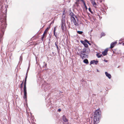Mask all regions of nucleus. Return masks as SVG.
<instances>
[{
    "instance_id": "nucleus-20",
    "label": "nucleus",
    "mask_w": 124,
    "mask_h": 124,
    "mask_svg": "<svg viewBox=\"0 0 124 124\" xmlns=\"http://www.w3.org/2000/svg\"><path fill=\"white\" fill-rule=\"evenodd\" d=\"M105 35V34L103 32H102L101 33V37L102 36H104Z\"/></svg>"
},
{
    "instance_id": "nucleus-36",
    "label": "nucleus",
    "mask_w": 124,
    "mask_h": 124,
    "mask_svg": "<svg viewBox=\"0 0 124 124\" xmlns=\"http://www.w3.org/2000/svg\"><path fill=\"white\" fill-rule=\"evenodd\" d=\"M58 111H59L60 112L61 111V109H60L59 108L58 109Z\"/></svg>"
},
{
    "instance_id": "nucleus-18",
    "label": "nucleus",
    "mask_w": 124,
    "mask_h": 124,
    "mask_svg": "<svg viewBox=\"0 0 124 124\" xmlns=\"http://www.w3.org/2000/svg\"><path fill=\"white\" fill-rule=\"evenodd\" d=\"M85 42H86L87 43L90 45H91V44L89 42L87 39H86L85 40Z\"/></svg>"
},
{
    "instance_id": "nucleus-31",
    "label": "nucleus",
    "mask_w": 124,
    "mask_h": 124,
    "mask_svg": "<svg viewBox=\"0 0 124 124\" xmlns=\"http://www.w3.org/2000/svg\"><path fill=\"white\" fill-rule=\"evenodd\" d=\"M65 18H62V21H65Z\"/></svg>"
},
{
    "instance_id": "nucleus-34",
    "label": "nucleus",
    "mask_w": 124,
    "mask_h": 124,
    "mask_svg": "<svg viewBox=\"0 0 124 124\" xmlns=\"http://www.w3.org/2000/svg\"><path fill=\"white\" fill-rule=\"evenodd\" d=\"M104 61L106 62H107L108 61L107 60H104Z\"/></svg>"
},
{
    "instance_id": "nucleus-19",
    "label": "nucleus",
    "mask_w": 124,
    "mask_h": 124,
    "mask_svg": "<svg viewBox=\"0 0 124 124\" xmlns=\"http://www.w3.org/2000/svg\"><path fill=\"white\" fill-rule=\"evenodd\" d=\"M77 32L78 34H82L83 33V32L81 31H78Z\"/></svg>"
},
{
    "instance_id": "nucleus-2",
    "label": "nucleus",
    "mask_w": 124,
    "mask_h": 124,
    "mask_svg": "<svg viewBox=\"0 0 124 124\" xmlns=\"http://www.w3.org/2000/svg\"><path fill=\"white\" fill-rule=\"evenodd\" d=\"M90 51V50L89 48H84L82 50L81 53L87 54L89 53Z\"/></svg>"
},
{
    "instance_id": "nucleus-35",
    "label": "nucleus",
    "mask_w": 124,
    "mask_h": 124,
    "mask_svg": "<svg viewBox=\"0 0 124 124\" xmlns=\"http://www.w3.org/2000/svg\"><path fill=\"white\" fill-rule=\"evenodd\" d=\"M55 46H57V43H56V42H55Z\"/></svg>"
},
{
    "instance_id": "nucleus-33",
    "label": "nucleus",
    "mask_w": 124,
    "mask_h": 124,
    "mask_svg": "<svg viewBox=\"0 0 124 124\" xmlns=\"http://www.w3.org/2000/svg\"><path fill=\"white\" fill-rule=\"evenodd\" d=\"M29 67H30V66H29V67H28V69H27V71L28 72V71H29V68H29Z\"/></svg>"
},
{
    "instance_id": "nucleus-25",
    "label": "nucleus",
    "mask_w": 124,
    "mask_h": 124,
    "mask_svg": "<svg viewBox=\"0 0 124 124\" xmlns=\"http://www.w3.org/2000/svg\"><path fill=\"white\" fill-rule=\"evenodd\" d=\"M50 28V27H49L47 28V29L45 30V31H46L47 32L48 31Z\"/></svg>"
},
{
    "instance_id": "nucleus-14",
    "label": "nucleus",
    "mask_w": 124,
    "mask_h": 124,
    "mask_svg": "<svg viewBox=\"0 0 124 124\" xmlns=\"http://www.w3.org/2000/svg\"><path fill=\"white\" fill-rule=\"evenodd\" d=\"M28 72L27 71V73L26 74V76L25 79L24 84L25 83V84H26V82L27 79V74H28Z\"/></svg>"
},
{
    "instance_id": "nucleus-29",
    "label": "nucleus",
    "mask_w": 124,
    "mask_h": 124,
    "mask_svg": "<svg viewBox=\"0 0 124 124\" xmlns=\"http://www.w3.org/2000/svg\"><path fill=\"white\" fill-rule=\"evenodd\" d=\"M88 9H89V11L91 12V13H93V12H92V11H91V8H88Z\"/></svg>"
},
{
    "instance_id": "nucleus-3",
    "label": "nucleus",
    "mask_w": 124,
    "mask_h": 124,
    "mask_svg": "<svg viewBox=\"0 0 124 124\" xmlns=\"http://www.w3.org/2000/svg\"><path fill=\"white\" fill-rule=\"evenodd\" d=\"M71 20L72 21L74 24L76 26H77L78 25V20L75 18L74 17H72L71 18Z\"/></svg>"
},
{
    "instance_id": "nucleus-45",
    "label": "nucleus",
    "mask_w": 124,
    "mask_h": 124,
    "mask_svg": "<svg viewBox=\"0 0 124 124\" xmlns=\"http://www.w3.org/2000/svg\"><path fill=\"white\" fill-rule=\"evenodd\" d=\"M90 0L91 1V2H92V1H93L94 0Z\"/></svg>"
},
{
    "instance_id": "nucleus-8",
    "label": "nucleus",
    "mask_w": 124,
    "mask_h": 124,
    "mask_svg": "<svg viewBox=\"0 0 124 124\" xmlns=\"http://www.w3.org/2000/svg\"><path fill=\"white\" fill-rule=\"evenodd\" d=\"M117 42H112V43L110 45V48H113L116 45V44Z\"/></svg>"
},
{
    "instance_id": "nucleus-44",
    "label": "nucleus",
    "mask_w": 124,
    "mask_h": 124,
    "mask_svg": "<svg viewBox=\"0 0 124 124\" xmlns=\"http://www.w3.org/2000/svg\"><path fill=\"white\" fill-rule=\"evenodd\" d=\"M79 1V0H77V1L78 2Z\"/></svg>"
},
{
    "instance_id": "nucleus-5",
    "label": "nucleus",
    "mask_w": 124,
    "mask_h": 124,
    "mask_svg": "<svg viewBox=\"0 0 124 124\" xmlns=\"http://www.w3.org/2000/svg\"><path fill=\"white\" fill-rule=\"evenodd\" d=\"M23 90L24 92V94L27 95V93L26 88V84H25V83L24 84Z\"/></svg>"
},
{
    "instance_id": "nucleus-30",
    "label": "nucleus",
    "mask_w": 124,
    "mask_h": 124,
    "mask_svg": "<svg viewBox=\"0 0 124 124\" xmlns=\"http://www.w3.org/2000/svg\"><path fill=\"white\" fill-rule=\"evenodd\" d=\"M56 29V27H54V32H55Z\"/></svg>"
},
{
    "instance_id": "nucleus-10",
    "label": "nucleus",
    "mask_w": 124,
    "mask_h": 124,
    "mask_svg": "<svg viewBox=\"0 0 124 124\" xmlns=\"http://www.w3.org/2000/svg\"><path fill=\"white\" fill-rule=\"evenodd\" d=\"M70 15L71 16V18H72V17H75L76 19H77V18L76 17V16H75V15L72 12H71L70 14Z\"/></svg>"
},
{
    "instance_id": "nucleus-28",
    "label": "nucleus",
    "mask_w": 124,
    "mask_h": 124,
    "mask_svg": "<svg viewBox=\"0 0 124 124\" xmlns=\"http://www.w3.org/2000/svg\"><path fill=\"white\" fill-rule=\"evenodd\" d=\"M24 98L25 99V100H26V99H27V95L24 94Z\"/></svg>"
},
{
    "instance_id": "nucleus-12",
    "label": "nucleus",
    "mask_w": 124,
    "mask_h": 124,
    "mask_svg": "<svg viewBox=\"0 0 124 124\" xmlns=\"http://www.w3.org/2000/svg\"><path fill=\"white\" fill-rule=\"evenodd\" d=\"M47 32L46 31H45L44 32V33L43 34L42 36V37H41V40L43 41V38H44L45 36V34H46V33Z\"/></svg>"
},
{
    "instance_id": "nucleus-9",
    "label": "nucleus",
    "mask_w": 124,
    "mask_h": 124,
    "mask_svg": "<svg viewBox=\"0 0 124 124\" xmlns=\"http://www.w3.org/2000/svg\"><path fill=\"white\" fill-rule=\"evenodd\" d=\"M106 76L109 79H110L111 78V76L110 74H108L107 72H105Z\"/></svg>"
},
{
    "instance_id": "nucleus-43",
    "label": "nucleus",
    "mask_w": 124,
    "mask_h": 124,
    "mask_svg": "<svg viewBox=\"0 0 124 124\" xmlns=\"http://www.w3.org/2000/svg\"><path fill=\"white\" fill-rule=\"evenodd\" d=\"M85 7V8L86 9H87V8L86 6Z\"/></svg>"
},
{
    "instance_id": "nucleus-32",
    "label": "nucleus",
    "mask_w": 124,
    "mask_h": 124,
    "mask_svg": "<svg viewBox=\"0 0 124 124\" xmlns=\"http://www.w3.org/2000/svg\"><path fill=\"white\" fill-rule=\"evenodd\" d=\"M65 18V15H62V18Z\"/></svg>"
},
{
    "instance_id": "nucleus-49",
    "label": "nucleus",
    "mask_w": 124,
    "mask_h": 124,
    "mask_svg": "<svg viewBox=\"0 0 124 124\" xmlns=\"http://www.w3.org/2000/svg\"><path fill=\"white\" fill-rule=\"evenodd\" d=\"M46 65V64H45V66Z\"/></svg>"
},
{
    "instance_id": "nucleus-15",
    "label": "nucleus",
    "mask_w": 124,
    "mask_h": 124,
    "mask_svg": "<svg viewBox=\"0 0 124 124\" xmlns=\"http://www.w3.org/2000/svg\"><path fill=\"white\" fill-rule=\"evenodd\" d=\"M83 62L84 63L86 64H88V61L87 59H84V60Z\"/></svg>"
},
{
    "instance_id": "nucleus-41",
    "label": "nucleus",
    "mask_w": 124,
    "mask_h": 124,
    "mask_svg": "<svg viewBox=\"0 0 124 124\" xmlns=\"http://www.w3.org/2000/svg\"><path fill=\"white\" fill-rule=\"evenodd\" d=\"M64 11H63V15H65V14L64 13Z\"/></svg>"
},
{
    "instance_id": "nucleus-26",
    "label": "nucleus",
    "mask_w": 124,
    "mask_h": 124,
    "mask_svg": "<svg viewBox=\"0 0 124 124\" xmlns=\"http://www.w3.org/2000/svg\"><path fill=\"white\" fill-rule=\"evenodd\" d=\"M22 58H23L22 56V55H21V56L20 57V61H22Z\"/></svg>"
},
{
    "instance_id": "nucleus-16",
    "label": "nucleus",
    "mask_w": 124,
    "mask_h": 124,
    "mask_svg": "<svg viewBox=\"0 0 124 124\" xmlns=\"http://www.w3.org/2000/svg\"><path fill=\"white\" fill-rule=\"evenodd\" d=\"M65 27V25H61V28L63 32L64 30V28Z\"/></svg>"
},
{
    "instance_id": "nucleus-17",
    "label": "nucleus",
    "mask_w": 124,
    "mask_h": 124,
    "mask_svg": "<svg viewBox=\"0 0 124 124\" xmlns=\"http://www.w3.org/2000/svg\"><path fill=\"white\" fill-rule=\"evenodd\" d=\"M96 56L98 58H100L101 57L102 55L101 54H96Z\"/></svg>"
},
{
    "instance_id": "nucleus-7",
    "label": "nucleus",
    "mask_w": 124,
    "mask_h": 124,
    "mask_svg": "<svg viewBox=\"0 0 124 124\" xmlns=\"http://www.w3.org/2000/svg\"><path fill=\"white\" fill-rule=\"evenodd\" d=\"M108 51V48H107L105 49L104 51L102 53V54L104 55L105 56L107 54V52Z\"/></svg>"
},
{
    "instance_id": "nucleus-4",
    "label": "nucleus",
    "mask_w": 124,
    "mask_h": 124,
    "mask_svg": "<svg viewBox=\"0 0 124 124\" xmlns=\"http://www.w3.org/2000/svg\"><path fill=\"white\" fill-rule=\"evenodd\" d=\"M80 56L82 59L88 57V56L85 53H81L80 54Z\"/></svg>"
},
{
    "instance_id": "nucleus-39",
    "label": "nucleus",
    "mask_w": 124,
    "mask_h": 124,
    "mask_svg": "<svg viewBox=\"0 0 124 124\" xmlns=\"http://www.w3.org/2000/svg\"><path fill=\"white\" fill-rule=\"evenodd\" d=\"M81 0L82 2L84 1V0Z\"/></svg>"
},
{
    "instance_id": "nucleus-50",
    "label": "nucleus",
    "mask_w": 124,
    "mask_h": 124,
    "mask_svg": "<svg viewBox=\"0 0 124 124\" xmlns=\"http://www.w3.org/2000/svg\"><path fill=\"white\" fill-rule=\"evenodd\" d=\"M82 81H84V80H82Z\"/></svg>"
},
{
    "instance_id": "nucleus-47",
    "label": "nucleus",
    "mask_w": 124,
    "mask_h": 124,
    "mask_svg": "<svg viewBox=\"0 0 124 124\" xmlns=\"http://www.w3.org/2000/svg\"><path fill=\"white\" fill-rule=\"evenodd\" d=\"M123 45H124V43H123Z\"/></svg>"
},
{
    "instance_id": "nucleus-38",
    "label": "nucleus",
    "mask_w": 124,
    "mask_h": 124,
    "mask_svg": "<svg viewBox=\"0 0 124 124\" xmlns=\"http://www.w3.org/2000/svg\"><path fill=\"white\" fill-rule=\"evenodd\" d=\"M54 21H52L51 24H51L52 23H54Z\"/></svg>"
},
{
    "instance_id": "nucleus-22",
    "label": "nucleus",
    "mask_w": 124,
    "mask_h": 124,
    "mask_svg": "<svg viewBox=\"0 0 124 124\" xmlns=\"http://www.w3.org/2000/svg\"><path fill=\"white\" fill-rule=\"evenodd\" d=\"M61 25H65V21H62Z\"/></svg>"
},
{
    "instance_id": "nucleus-6",
    "label": "nucleus",
    "mask_w": 124,
    "mask_h": 124,
    "mask_svg": "<svg viewBox=\"0 0 124 124\" xmlns=\"http://www.w3.org/2000/svg\"><path fill=\"white\" fill-rule=\"evenodd\" d=\"M98 61H95V60L91 61L90 62V65L92 64H97L98 63Z\"/></svg>"
},
{
    "instance_id": "nucleus-23",
    "label": "nucleus",
    "mask_w": 124,
    "mask_h": 124,
    "mask_svg": "<svg viewBox=\"0 0 124 124\" xmlns=\"http://www.w3.org/2000/svg\"><path fill=\"white\" fill-rule=\"evenodd\" d=\"M23 81L22 82V83L20 85V88L21 89H22V87H23L22 85H23Z\"/></svg>"
},
{
    "instance_id": "nucleus-40",
    "label": "nucleus",
    "mask_w": 124,
    "mask_h": 124,
    "mask_svg": "<svg viewBox=\"0 0 124 124\" xmlns=\"http://www.w3.org/2000/svg\"><path fill=\"white\" fill-rule=\"evenodd\" d=\"M75 4H77L78 3V2H75Z\"/></svg>"
},
{
    "instance_id": "nucleus-21",
    "label": "nucleus",
    "mask_w": 124,
    "mask_h": 124,
    "mask_svg": "<svg viewBox=\"0 0 124 124\" xmlns=\"http://www.w3.org/2000/svg\"><path fill=\"white\" fill-rule=\"evenodd\" d=\"M84 45V46H85V47L86 48H87L88 47V45L87 43H85Z\"/></svg>"
},
{
    "instance_id": "nucleus-46",
    "label": "nucleus",
    "mask_w": 124,
    "mask_h": 124,
    "mask_svg": "<svg viewBox=\"0 0 124 124\" xmlns=\"http://www.w3.org/2000/svg\"><path fill=\"white\" fill-rule=\"evenodd\" d=\"M84 5L85 7L86 6V4H85V5Z\"/></svg>"
},
{
    "instance_id": "nucleus-37",
    "label": "nucleus",
    "mask_w": 124,
    "mask_h": 124,
    "mask_svg": "<svg viewBox=\"0 0 124 124\" xmlns=\"http://www.w3.org/2000/svg\"><path fill=\"white\" fill-rule=\"evenodd\" d=\"M84 4V5H85V1L84 2H83Z\"/></svg>"
},
{
    "instance_id": "nucleus-11",
    "label": "nucleus",
    "mask_w": 124,
    "mask_h": 124,
    "mask_svg": "<svg viewBox=\"0 0 124 124\" xmlns=\"http://www.w3.org/2000/svg\"><path fill=\"white\" fill-rule=\"evenodd\" d=\"M63 119L64 121L66 122L68 121V120L66 118L65 116H63Z\"/></svg>"
},
{
    "instance_id": "nucleus-24",
    "label": "nucleus",
    "mask_w": 124,
    "mask_h": 124,
    "mask_svg": "<svg viewBox=\"0 0 124 124\" xmlns=\"http://www.w3.org/2000/svg\"><path fill=\"white\" fill-rule=\"evenodd\" d=\"M80 42L82 43L83 44V45H84L86 43L85 41H84L83 40H81Z\"/></svg>"
},
{
    "instance_id": "nucleus-27",
    "label": "nucleus",
    "mask_w": 124,
    "mask_h": 124,
    "mask_svg": "<svg viewBox=\"0 0 124 124\" xmlns=\"http://www.w3.org/2000/svg\"><path fill=\"white\" fill-rule=\"evenodd\" d=\"M54 35L56 37V38H57V34L55 33V32H54Z\"/></svg>"
},
{
    "instance_id": "nucleus-42",
    "label": "nucleus",
    "mask_w": 124,
    "mask_h": 124,
    "mask_svg": "<svg viewBox=\"0 0 124 124\" xmlns=\"http://www.w3.org/2000/svg\"><path fill=\"white\" fill-rule=\"evenodd\" d=\"M56 46V47H57V48L58 49V46Z\"/></svg>"
},
{
    "instance_id": "nucleus-1",
    "label": "nucleus",
    "mask_w": 124,
    "mask_h": 124,
    "mask_svg": "<svg viewBox=\"0 0 124 124\" xmlns=\"http://www.w3.org/2000/svg\"><path fill=\"white\" fill-rule=\"evenodd\" d=\"M101 117V112L99 110H96L93 116V121L94 124H96L99 122Z\"/></svg>"
},
{
    "instance_id": "nucleus-13",
    "label": "nucleus",
    "mask_w": 124,
    "mask_h": 124,
    "mask_svg": "<svg viewBox=\"0 0 124 124\" xmlns=\"http://www.w3.org/2000/svg\"><path fill=\"white\" fill-rule=\"evenodd\" d=\"M92 4H93V6L94 7H95L96 5V3L93 1H92L91 2Z\"/></svg>"
},
{
    "instance_id": "nucleus-48",
    "label": "nucleus",
    "mask_w": 124,
    "mask_h": 124,
    "mask_svg": "<svg viewBox=\"0 0 124 124\" xmlns=\"http://www.w3.org/2000/svg\"><path fill=\"white\" fill-rule=\"evenodd\" d=\"M97 71L98 72H99V71L98 70H97Z\"/></svg>"
}]
</instances>
